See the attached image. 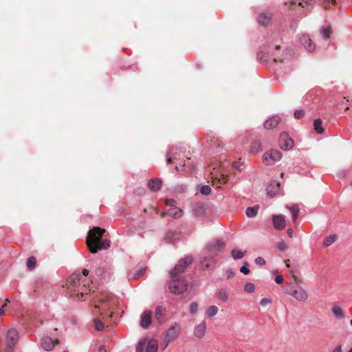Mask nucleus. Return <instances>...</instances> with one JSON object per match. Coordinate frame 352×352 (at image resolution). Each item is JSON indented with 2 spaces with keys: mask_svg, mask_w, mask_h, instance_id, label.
Listing matches in <instances>:
<instances>
[{
  "mask_svg": "<svg viewBox=\"0 0 352 352\" xmlns=\"http://www.w3.org/2000/svg\"><path fill=\"white\" fill-rule=\"evenodd\" d=\"M280 51L278 44L270 43L257 54V58L261 62L273 60L274 62H280L283 64V68L285 72L290 71L295 63L294 53L291 49H286L281 56H278Z\"/></svg>",
  "mask_w": 352,
  "mask_h": 352,
  "instance_id": "1",
  "label": "nucleus"
},
{
  "mask_svg": "<svg viewBox=\"0 0 352 352\" xmlns=\"http://www.w3.org/2000/svg\"><path fill=\"white\" fill-rule=\"evenodd\" d=\"M192 262V256H188L180 259L175 268L170 272L169 289L173 294L179 295L186 290L187 283L182 274Z\"/></svg>",
  "mask_w": 352,
  "mask_h": 352,
  "instance_id": "2",
  "label": "nucleus"
},
{
  "mask_svg": "<svg viewBox=\"0 0 352 352\" xmlns=\"http://www.w3.org/2000/svg\"><path fill=\"white\" fill-rule=\"evenodd\" d=\"M119 302L113 294H101L94 300L95 315L112 317L118 307Z\"/></svg>",
  "mask_w": 352,
  "mask_h": 352,
  "instance_id": "3",
  "label": "nucleus"
},
{
  "mask_svg": "<svg viewBox=\"0 0 352 352\" xmlns=\"http://www.w3.org/2000/svg\"><path fill=\"white\" fill-rule=\"evenodd\" d=\"M67 288L69 290L70 295L76 297L79 300H85L87 297V287L89 282L86 280H82L80 274H74L67 280Z\"/></svg>",
  "mask_w": 352,
  "mask_h": 352,
  "instance_id": "4",
  "label": "nucleus"
},
{
  "mask_svg": "<svg viewBox=\"0 0 352 352\" xmlns=\"http://www.w3.org/2000/svg\"><path fill=\"white\" fill-rule=\"evenodd\" d=\"M104 232L105 230L99 227H94L89 230L87 237V245L91 253H96L98 250H107L109 247V241L101 239Z\"/></svg>",
  "mask_w": 352,
  "mask_h": 352,
  "instance_id": "5",
  "label": "nucleus"
},
{
  "mask_svg": "<svg viewBox=\"0 0 352 352\" xmlns=\"http://www.w3.org/2000/svg\"><path fill=\"white\" fill-rule=\"evenodd\" d=\"M19 341V332L14 328L8 330L6 338L5 344L6 346V352H12L15 345Z\"/></svg>",
  "mask_w": 352,
  "mask_h": 352,
  "instance_id": "6",
  "label": "nucleus"
},
{
  "mask_svg": "<svg viewBox=\"0 0 352 352\" xmlns=\"http://www.w3.org/2000/svg\"><path fill=\"white\" fill-rule=\"evenodd\" d=\"M157 349L158 342L155 339L141 340L136 346V352H157Z\"/></svg>",
  "mask_w": 352,
  "mask_h": 352,
  "instance_id": "7",
  "label": "nucleus"
},
{
  "mask_svg": "<svg viewBox=\"0 0 352 352\" xmlns=\"http://www.w3.org/2000/svg\"><path fill=\"white\" fill-rule=\"evenodd\" d=\"M288 294L299 302H305L309 298L307 292L300 285H293L289 288Z\"/></svg>",
  "mask_w": 352,
  "mask_h": 352,
  "instance_id": "8",
  "label": "nucleus"
},
{
  "mask_svg": "<svg viewBox=\"0 0 352 352\" xmlns=\"http://www.w3.org/2000/svg\"><path fill=\"white\" fill-rule=\"evenodd\" d=\"M281 158L282 154L279 151L271 150L263 154V162L267 166H272Z\"/></svg>",
  "mask_w": 352,
  "mask_h": 352,
  "instance_id": "9",
  "label": "nucleus"
},
{
  "mask_svg": "<svg viewBox=\"0 0 352 352\" xmlns=\"http://www.w3.org/2000/svg\"><path fill=\"white\" fill-rule=\"evenodd\" d=\"M166 205L169 207L166 212L168 216L174 219H178L182 216V210L176 206V201L174 199H167Z\"/></svg>",
  "mask_w": 352,
  "mask_h": 352,
  "instance_id": "10",
  "label": "nucleus"
},
{
  "mask_svg": "<svg viewBox=\"0 0 352 352\" xmlns=\"http://www.w3.org/2000/svg\"><path fill=\"white\" fill-rule=\"evenodd\" d=\"M224 245V243L221 240H217L212 243H210L207 247V254L210 256H215L221 250Z\"/></svg>",
  "mask_w": 352,
  "mask_h": 352,
  "instance_id": "11",
  "label": "nucleus"
},
{
  "mask_svg": "<svg viewBox=\"0 0 352 352\" xmlns=\"http://www.w3.org/2000/svg\"><path fill=\"white\" fill-rule=\"evenodd\" d=\"M299 42L309 52H312L316 49V45L311 41L310 36L308 34H302L299 38Z\"/></svg>",
  "mask_w": 352,
  "mask_h": 352,
  "instance_id": "12",
  "label": "nucleus"
},
{
  "mask_svg": "<svg viewBox=\"0 0 352 352\" xmlns=\"http://www.w3.org/2000/svg\"><path fill=\"white\" fill-rule=\"evenodd\" d=\"M181 333V327L176 324L170 327L166 331L165 336L168 339V342H172L175 340Z\"/></svg>",
  "mask_w": 352,
  "mask_h": 352,
  "instance_id": "13",
  "label": "nucleus"
},
{
  "mask_svg": "<svg viewBox=\"0 0 352 352\" xmlns=\"http://www.w3.org/2000/svg\"><path fill=\"white\" fill-rule=\"evenodd\" d=\"M206 327L205 320H202L199 324H196L193 330L194 336L199 339L203 338L206 335Z\"/></svg>",
  "mask_w": 352,
  "mask_h": 352,
  "instance_id": "14",
  "label": "nucleus"
},
{
  "mask_svg": "<svg viewBox=\"0 0 352 352\" xmlns=\"http://www.w3.org/2000/svg\"><path fill=\"white\" fill-rule=\"evenodd\" d=\"M214 257L215 256H210L208 254H207V250H206L203 254V258L201 261V268L205 270L212 267L215 264Z\"/></svg>",
  "mask_w": 352,
  "mask_h": 352,
  "instance_id": "15",
  "label": "nucleus"
},
{
  "mask_svg": "<svg viewBox=\"0 0 352 352\" xmlns=\"http://www.w3.org/2000/svg\"><path fill=\"white\" fill-rule=\"evenodd\" d=\"M151 314L152 312L150 310H145L140 316V326L146 329L151 324Z\"/></svg>",
  "mask_w": 352,
  "mask_h": 352,
  "instance_id": "16",
  "label": "nucleus"
},
{
  "mask_svg": "<svg viewBox=\"0 0 352 352\" xmlns=\"http://www.w3.org/2000/svg\"><path fill=\"white\" fill-rule=\"evenodd\" d=\"M280 142L281 148L285 151L291 149L294 146L293 140L288 138L286 133L280 135Z\"/></svg>",
  "mask_w": 352,
  "mask_h": 352,
  "instance_id": "17",
  "label": "nucleus"
},
{
  "mask_svg": "<svg viewBox=\"0 0 352 352\" xmlns=\"http://www.w3.org/2000/svg\"><path fill=\"white\" fill-rule=\"evenodd\" d=\"M273 225L276 230H283L285 227V217L282 214L273 215L272 217Z\"/></svg>",
  "mask_w": 352,
  "mask_h": 352,
  "instance_id": "18",
  "label": "nucleus"
},
{
  "mask_svg": "<svg viewBox=\"0 0 352 352\" xmlns=\"http://www.w3.org/2000/svg\"><path fill=\"white\" fill-rule=\"evenodd\" d=\"M280 184L279 182H275L269 184L266 188L267 195L272 197L275 196L280 190Z\"/></svg>",
  "mask_w": 352,
  "mask_h": 352,
  "instance_id": "19",
  "label": "nucleus"
},
{
  "mask_svg": "<svg viewBox=\"0 0 352 352\" xmlns=\"http://www.w3.org/2000/svg\"><path fill=\"white\" fill-rule=\"evenodd\" d=\"M41 346L45 351H51L55 346L54 341L48 336L44 337L41 340Z\"/></svg>",
  "mask_w": 352,
  "mask_h": 352,
  "instance_id": "20",
  "label": "nucleus"
},
{
  "mask_svg": "<svg viewBox=\"0 0 352 352\" xmlns=\"http://www.w3.org/2000/svg\"><path fill=\"white\" fill-rule=\"evenodd\" d=\"M280 120V119L278 116H273L265 122L264 127L267 129H272L278 124Z\"/></svg>",
  "mask_w": 352,
  "mask_h": 352,
  "instance_id": "21",
  "label": "nucleus"
},
{
  "mask_svg": "<svg viewBox=\"0 0 352 352\" xmlns=\"http://www.w3.org/2000/svg\"><path fill=\"white\" fill-rule=\"evenodd\" d=\"M272 14L270 13H261L258 16L257 21L260 25H266L271 21Z\"/></svg>",
  "mask_w": 352,
  "mask_h": 352,
  "instance_id": "22",
  "label": "nucleus"
},
{
  "mask_svg": "<svg viewBox=\"0 0 352 352\" xmlns=\"http://www.w3.org/2000/svg\"><path fill=\"white\" fill-rule=\"evenodd\" d=\"M333 316L337 319H344L346 317L345 312L341 307L337 305H334L331 309Z\"/></svg>",
  "mask_w": 352,
  "mask_h": 352,
  "instance_id": "23",
  "label": "nucleus"
},
{
  "mask_svg": "<svg viewBox=\"0 0 352 352\" xmlns=\"http://www.w3.org/2000/svg\"><path fill=\"white\" fill-rule=\"evenodd\" d=\"M217 298L223 302L229 300V294L225 288L219 289L216 294Z\"/></svg>",
  "mask_w": 352,
  "mask_h": 352,
  "instance_id": "24",
  "label": "nucleus"
},
{
  "mask_svg": "<svg viewBox=\"0 0 352 352\" xmlns=\"http://www.w3.org/2000/svg\"><path fill=\"white\" fill-rule=\"evenodd\" d=\"M179 234L176 231L168 230L164 235V239L167 243H173L177 238Z\"/></svg>",
  "mask_w": 352,
  "mask_h": 352,
  "instance_id": "25",
  "label": "nucleus"
},
{
  "mask_svg": "<svg viewBox=\"0 0 352 352\" xmlns=\"http://www.w3.org/2000/svg\"><path fill=\"white\" fill-rule=\"evenodd\" d=\"M161 185H162V182L158 179H153L150 180L148 184V188L152 191H157L158 190H160L161 188Z\"/></svg>",
  "mask_w": 352,
  "mask_h": 352,
  "instance_id": "26",
  "label": "nucleus"
},
{
  "mask_svg": "<svg viewBox=\"0 0 352 352\" xmlns=\"http://www.w3.org/2000/svg\"><path fill=\"white\" fill-rule=\"evenodd\" d=\"M165 309L163 307L159 306L155 309V318L160 323L162 322L164 318V314Z\"/></svg>",
  "mask_w": 352,
  "mask_h": 352,
  "instance_id": "27",
  "label": "nucleus"
},
{
  "mask_svg": "<svg viewBox=\"0 0 352 352\" xmlns=\"http://www.w3.org/2000/svg\"><path fill=\"white\" fill-rule=\"evenodd\" d=\"M177 148H170L166 153V162L167 164L171 163L173 160H176L175 155L177 154L176 151Z\"/></svg>",
  "mask_w": 352,
  "mask_h": 352,
  "instance_id": "28",
  "label": "nucleus"
},
{
  "mask_svg": "<svg viewBox=\"0 0 352 352\" xmlns=\"http://www.w3.org/2000/svg\"><path fill=\"white\" fill-rule=\"evenodd\" d=\"M258 206L249 207L245 210V214L248 217L252 218L256 216L258 210Z\"/></svg>",
  "mask_w": 352,
  "mask_h": 352,
  "instance_id": "29",
  "label": "nucleus"
},
{
  "mask_svg": "<svg viewBox=\"0 0 352 352\" xmlns=\"http://www.w3.org/2000/svg\"><path fill=\"white\" fill-rule=\"evenodd\" d=\"M314 126L315 131L319 133L322 134L324 132V129L322 126V120L320 118L315 119L314 121Z\"/></svg>",
  "mask_w": 352,
  "mask_h": 352,
  "instance_id": "30",
  "label": "nucleus"
},
{
  "mask_svg": "<svg viewBox=\"0 0 352 352\" xmlns=\"http://www.w3.org/2000/svg\"><path fill=\"white\" fill-rule=\"evenodd\" d=\"M218 311L219 309L217 306L211 305L207 309L206 314L208 318H211L217 314Z\"/></svg>",
  "mask_w": 352,
  "mask_h": 352,
  "instance_id": "31",
  "label": "nucleus"
},
{
  "mask_svg": "<svg viewBox=\"0 0 352 352\" xmlns=\"http://www.w3.org/2000/svg\"><path fill=\"white\" fill-rule=\"evenodd\" d=\"M320 33L324 39H327L331 35L332 31L330 27H322L320 30Z\"/></svg>",
  "mask_w": 352,
  "mask_h": 352,
  "instance_id": "32",
  "label": "nucleus"
},
{
  "mask_svg": "<svg viewBox=\"0 0 352 352\" xmlns=\"http://www.w3.org/2000/svg\"><path fill=\"white\" fill-rule=\"evenodd\" d=\"M246 251L241 252V250L238 249H233L231 252L232 256L234 260H239L242 258L244 255L245 254Z\"/></svg>",
  "mask_w": 352,
  "mask_h": 352,
  "instance_id": "33",
  "label": "nucleus"
},
{
  "mask_svg": "<svg viewBox=\"0 0 352 352\" xmlns=\"http://www.w3.org/2000/svg\"><path fill=\"white\" fill-rule=\"evenodd\" d=\"M338 236L336 234H331L327 236L323 241V245L325 247H328L333 244L336 240L337 239Z\"/></svg>",
  "mask_w": 352,
  "mask_h": 352,
  "instance_id": "34",
  "label": "nucleus"
},
{
  "mask_svg": "<svg viewBox=\"0 0 352 352\" xmlns=\"http://www.w3.org/2000/svg\"><path fill=\"white\" fill-rule=\"evenodd\" d=\"M210 147L211 148H219L221 145V141L219 140L218 138L213 137L210 140Z\"/></svg>",
  "mask_w": 352,
  "mask_h": 352,
  "instance_id": "35",
  "label": "nucleus"
},
{
  "mask_svg": "<svg viewBox=\"0 0 352 352\" xmlns=\"http://www.w3.org/2000/svg\"><path fill=\"white\" fill-rule=\"evenodd\" d=\"M199 310V304L197 302H192L190 305L189 311L191 314H196Z\"/></svg>",
  "mask_w": 352,
  "mask_h": 352,
  "instance_id": "36",
  "label": "nucleus"
},
{
  "mask_svg": "<svg viewBox=\"0 0 352 352\" xmlns=\"http://www.w3.org/2000/svg\"><path fill=\"white\" fill-rule=\"evenodd\" d=\"M94 322L96 330L101 331L103 329L104 324L98 318H96L94 320Z\"/></svg>",
  "mask_w": 352,
  "mask_h": 352,
  "instance_id": "37",
  "label": "nucleus"
},
{
  "mask_svg": "<svg viewBox=\"0 0 352 352\" xmlns=\"http://www.w3.org/2000/svg\"><path fill=\"white\" fill-rule=\"evenodd\" d=\"M244 290L246 292H248V293H252V292H254V290H255V286L253 283H247L245 285H244Z\"/></svg>",
  "mask_w": 352,
  "mask_h": 352,
  "instance_id": "38",
  "label": "nucleus"
},
{
  "mask_svg": "<svg viewBox=\"0 0 352 352\" xmlns=\"http://www.w3.org/2000/svg\"><path fill=\"white\" fill-rule=\"evenodd\" d=\"M36 265V259L34 257H30L27 261V266L30 270L34 269Z\"/></svg>",
  "mask_w": 352,
  "mask_h": 352,
  "instance_id": "39",
  "label": "nucleus"
},
{
  "mask_svg": "<svg viewBox=\"0 0 352 352\" xmlns=\"http://www.w3.org/2000/svg\"><path fill=\"white\" fill-rule=\"evenodd\" d=\"M200 192L204 195H208L211 192V188L209 186L205 185L201 186Z\"/></svg>",
  "mask_w": 352,
  "mask_h": 352,
  "instance_id": "40",
  "label": "nucleus"
},
{
  "mask_svg": "<svg viewBox=\"0 0 352 352\" xmlns=\"http://www.w3.org/2000/svg\"><path fill=\"white\" fill-rule=\"evenodd\" d=\"M331 3L334 5L336 3V0H322V4L326 9L330 8Z\"/></svg>",
  "mask_w": 352,
  "mask_h": 352,
  "instance_id": "41",
  "label": "nucleus"
},
{
  "mask_svg": "<svg viewBox=\"0 0 352 352\" xmlns=\"http://www.w3.org/2000/svg\"><path fill=\"white\" fill-rule=\"evenodd\" d=\"M248 263L245 262L243 266L240 268V272L244 274H248L250 273V270L248 267Z\"/></svg>",
  "mask_w": 352,
  "mask_h": 352,
  "instance_id": "42",
  "label": "nucleus"
},
{
  "mask_svg": "<svg viewBox=\"0 0 352 352\" xmlns=\"http://www.w3.org/2000/svg\"><path fill=\"white\" fill-rule=\"evenodd\" d=\"M302 3H305L307 6H312L316 3V0H301V2L298 3V6L304 8L302 6Z\"/></svg>",
  "mask_w": 352,
  "mask_h": 352,
  "instance_id": "43",
  "label": "nucleus"
},
{
  "mask_svg": "<svg viewBox=\"0 0 352 352\" xmlns=\"http://www.w3.org/2000/svg\"><path fill=\"white\" fill-rule=\"evenodd\" d=\"M277 248L278 250H281V251H283V250H285L287 248V244L285 243V241H281L280 242H278L277 243Z\"/></svg>",
  "mask_w": 352,
  "mask_h": 352,
  "instance_id": "44",
  "label": "nucleus"
},
{
  "mask_svg": "<svg viewBox=\"0 0 352 352\" xmlns=\"http://www.w3.org/2000/svg\"><path fill=\"white\" fill-rule=\"evenodd\" d=\"M95 274L97 276H103L104 274V270L103 267H98L94 271Z\"/></svg>",
  "mask_w": 352,
  "mask_h": 352,
  "instance_id": "45",
  "label": "nucleus"
},
{
  "mask_svg": "<svg viewBox=\"0 0 352 352\" xmlns=\"http://www.w3.org/2000/svg\"><path fill=\"white\" fill-rule=\"evenodd\" d=\"M271 300L267 298H263L261 299L260 304L263 307H265L271 303Z\"/></svg>",
  "mask_w": 352,
  "mask_h": 352,
  "instance_id": "46",
  "label": "nucleus"
},
{
  "mask_svg": "<svg viewBox=\"0 0 352 352\" xmlns=\"http://www.w3.org/2000/svg\"><path fill=\"white\" fill-rule=\"evenodd\" d=\"M255 263L257 265H263L266 263V261L263 257L258 256V257L256 258Z\"/></svg>",
  "mask_w": 352,
  "mask_h": 352,
  "instance_id": "47",
  "label": "nucleus"
},
{
  "mask_svg": "<svg viewBox=\"0 0 352 352\" xmlns=\"http://www.w3.org/2000/svg\"><path fill=\"white\" fill-rule=\"evenodd\" d=\"M143 273V271L140 270L133 274H129V279H136L138 278Z\"/></svg>",
  "mask_w": 352,
  "mask_h": 352,
  "instance_id": "48",
  "label": "nucleus"
},
{
  "mask_svg": "<svg viewBox=\"0 0 352 352\" xmlns=\"http://www.w3.org/2000/svg\"><path fill=\"white\" fill-rule=\"evenodd\" d=\"M287 208L290 210L292 214L295 213V212H299V208H298V206L297 205H293L292 206H288Z\"/></svg>",
  "mask_w": 352,
  "mask_h": 352,
  "instance_id": "49",
  "label": "nucleus"
},
{
  "mask_svg": "<svg viewBox=\"0 0 352 352\" xmlns=\"http://www.w3.org/2000/svg\"><path fill=\"white\" fill-rule=\"evenodd\" d=\"M8 302H9V300L6 299V302L1 307H0V316H2L5 314L6 311H5L4 309L8 305Z\"/></svg>",
  "mask_w": 352,
  "mask_h": 352,
  "instance_id": "50",
  "label": "nucleus"
},
{
  "mask_svg": "<svg viewBox=\"0 0 352 352\" xmlns=\"http://www.w3.org/2000/svg\"><path fill=\"white\" fill-rule=\"evenodd\" d=\"M304 115V111L302 110H297L294 113V116L297 119L301 118Z\"/></svg>",
  "mask_w": 352,
  "mask_h": 352,
  "instance_id": "51",
  "label": "nucleus"
},
{
  "mask_svg": "<svg viewBox=\"0 0 352 352\" xmlns=\"http://www.w3.org/2000/svg\"><path fill=\"white\" fill-rule=\"evenodd\" d=\"M226 274H227V278L230 279V278H232V277H234V272H233V270L232 269H228L226 271Z\"/></svg>",
  "mask_w": 352,
  "mask_h": 352,
  "instance_id": "52",
  "label": "nucleus"
},
{
  "mask_svg": "<svg viewBox=\"0 0 352 352\" xmlns=\"http://www.w3.org/2000/svg\"><path fill=\"white\" fill-rule=\"evenodd\" d=\"M275 282L278 284H280L283 282V278L280 275H278L275 278Z\"/></svg>",
  "mask_w": 352,
  "mask_h": 352,
  "instance_id": "53",
  "label": "nucleus"
},
{
  "mask_svg": "<svg viewBox=\"0 0 352 352\" xmlns=\"http://www.w3.org/2000/svg\"><path fill=\"white\" fill-rule=\"evenodd\" d=\"M170 342H168V339L165 336L164 340L163 343L162 344V346L163 349H165L168 346Z\"/></svg>",
  "mask_w": 352,
  "mask_h": 352,
  "instance_id": "54",
  "label": "nucleus"
},
{
  "mask_svg": "<svg viewBox=\"0 0 352 352\" xmlns=\"http://www.w3.org/2000/svg\"><path fill=\"white\" fill-rule=\"evenodd\" d=\"M170 342H168V339L165 336L164 340L163 343L162 344V346L163 349H165L168 346Z\"/></svg>",
  "mask_w": 352,
  "mask_h": 352,
  "instance_id": "55",
  "label": "nucleus"
},
{
  "mask_svg": "<svg viewBox=\"0 0 352 352\" xmlns=\"http://www.w3.org/2000/svg\"><path fill=\"white\" fill-rule=\"evenodd\" d=\"M232 166L240 170V163L238 162H234L232 163Z\"/></svg>",
  "mask_w": 352,
  "mask_h": 352,
  "instance_id": "56",
  "label": "nucleus"
},
{
  "mask_svg": "<svg viewBox=\"0 0 352 352\" xmlns=\"http://www.w3.org/2000/svg\"><path fill=\"white\" fill-rule=\"evenodd\" d=\"M331 352H342V347L340 345L337 346Z\"/></svg>",
  "mask_w": 352,
  "mask_h": 352,
  "instance_id": "57",
  "label": "nucleus"
},
{
  "mask_svg": "<svg viewBox=\"0 0 352 352\" xmlns=\"http://www.w3.org/2000/svg\"><path fill=\"white\" fill-rule=\"evenodd\" d=\"M105 347L104 345H101L98 347V352H105Z\"/></svg>",
  "mask_w": 352,
  "mask_h": 352,
  "instance_id": "58",
  "label": "nucleus"
},
{
  "mask_svg": "<svg viewBox=\"0 0 352 352\" xmlns=\"http://www.w3.org/2000/svg\"><path fill=\"white\" fill-rule=\"evenodd\" d=\"M298 24L296 22H292L291 24V28L294 30H295L297 28Z\"/></svg>",
  "mask_w": 352,
  "mask_h": 352,
  "instance_id": "59",
  "label": "nucleus"
},
{
  "mask_svg": "<svg viewBox=\"0 0 352 352\" xmlns=\"http://www.w3.org/2000/svg\"><path fill=\"white\" fill-rule=\"evenodd\" d=\"M287 234L289 237L292 238L293 237V235H294V232L292 229H288L287 230Z\"/></svg>",
  "mask_w": 352,
  "mask_h": 352,
  "instance_id": "60",
  "label": "nucleus"
},
{
  "mask_svg": "<svg viewBox=\"0 0 352 352\" xmlns=\"http://www.w3.org/2000/svg\"><path fill=\"white\" fill-rule=\"evenodd\" d=\"M292 214V219L294 221H296L298 217V212H296L294 213V214Z\"/></svg>",
  "mask_w": 352,
  "mask_h": 352,
  "instance_id": "61",
  "label": "nucleus"
},
{
  "mask_svg": "<svg viewBox=\"0 0 352 352\" xmlns=\"http://www.w3.org/2000/svg\"><path fill=\"white\" fill-rule=\"evenodd\" d=\"M89 270H86V269H84L82 270V275L83 276H87L88 274H89Z\"/></svg>",
  "mask_w": 352,
  "mask_h": 352,
  "instance_id": "62",
  "label": "nucleus"
},
{
  "mask_svg": "<svg viewBox=\"0 0 352 352\" xmlns=\"http://www.w3.org/2000/svg\"><path fill=\"white\" fill-rule=\"evenodd\" d=\"M289 4H290V5H295V4H296V2H294V1H290V2H289Z\"/></svg>",
  "mask_w": 352,
  "mask_h": 352,
  "instance_id": "63",
  "label": "nucleus"
},
{
  "mask_svg": "<svg viewBox=\"0 0 352 352\" xmlns=\"http://www.w3.org/2000/svg\"><path fill=\"white\" fill-rule=\"evenodd\" d=\"M348 352H352V347L349 349Z\"/></svg>",
  "mask_w": 352,
  "mask_h": 352,
  "instance_id": "64",
  "label": "nucleus"
}]
</instances>
